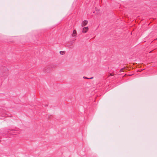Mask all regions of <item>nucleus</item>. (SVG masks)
Returning <instances> with one entry per match:
<instances>
[{
  "instance_id": "f257e3e1",
  "label": "nucleus",
  "mask_w": 157,
  "mask_h": 157,
  "mask_svg": "<svg viewBox=\"0 0 157 157\" xmlns=\"http://www.w3.org/2000/svg\"><path fill=\"white\" fill-rule=\"evenodd\" d=\"M88 21L87 20H84L82 21L81 25L82 27L85 26L88 24Z\"/></svg>"
},
{
  "instance_id": "f03ea898",
  "label": "nucleus",
  "mask_w": 157,
  "mask_h": 157,
  "mask_svg": "<svg viewBox=\"0 0 157 157\" xmlns=\"http://www.w3.org/2000/svg\"><path fill=\"white\" fill-rule=\"evenodd\" d=\"M88 29L89 28L87 27H84L82 29V32L83 33H86L88 31Z\"/></svg>"
},
{
  "instance_id": "7ed1b4c3",
  "label": "nucleus",
  "mask_w": 157,
  "mask_h": 157,
  "mask_svg": "<svg viewBox=\"0 0 157 157\" xmlns=\"http://www.w3.org/2000/svg\"><path fill=\"white\" fill-rule=\"evenodd\" d=\"M77 35V32L75 30H74L73 33L72 34V36L73 37L76 36Z\"/></svg>"
},
{
  "instance_id": "20e7f679",
  "label": "nucleus",
  "mask_w": 157,
  "mask_h": 157,
  "mask_svg": "<svg viewBox=\"0 0 157 157\" xmlns=\"http://www.w3.org/2000/svg\"><path fill=\"white\" fill-rule=\"evenodd\" d=\"M114 75V74H113V73H109V75H108L109 78H110V77L113 76Z\"/></svg>"
},
{
  "instance_id": "39448f33",
  "label": "nucleus",
  "mask_w": 157,
  "mask_h": 157,
  "mask_svg": "<svg viewBox=\"0 0 157 157\" xmlns=\"http://www.w3.org/2000/svg\"><path fill=\"white\" fill-rule=\"evenodd\" d=\"M59 53L61 55H63L65 54V51H60Z\"/></svg>"
},
{
  "instance_id": "423d86ee",
  "label": "nucleus",
  "mask_w": 157,
  "mask_h": 157,
  "mask_svg": "<svg viewBox=\"0 0 157 157\" xmlns=\"http://www.w3.org/2000/svg\"><path fill=\"white\" fill-rule=\"evenodd\" d=\"M83 78H85V79H89V78H88L86 77H84Z\"/></svg>"
},
{
  "instance_id": "0eeeda50",
  "label": "nucleus",
  "mask_w": 157,
  "mask_h": 157,
  "mask_svg": "<svg viewBox=\"0 0 157 157\" xmlns=\"http://www.w3.org/2000/svg\"><path fill=\"white\" fill-rule=\"evenodd\" d=\"M122 70H123V69H121V70H120V71H122Z\"/></svg>"
},
{
  "instance_id": "6e6552de",
  "label": "nucleus",
  "mask_w": 157,
  "mask_h": 157,
  "mask_svg": "<svg viewBox=\"0 0 157 157\" xmlns=\"http://www.w3.org/2000/svg\"><path fill=\"white\" fill-rule=\"evenodd\" d=\"M93 77H91L90 78V79H93Z\"/></svg>"
}]
</instances>
